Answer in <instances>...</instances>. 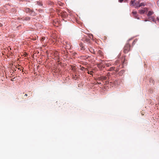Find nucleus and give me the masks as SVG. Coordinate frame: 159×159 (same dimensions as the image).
Segmentation results:
<instances>
[{
  "mask_svg": "<svg viewBox=\"0 0 159 159\" xmlns=\"http://www.w3.org/2000/svg\"><path fill=\"white\" fill-rule=\"evenodd\" d=\"M130 45L129 44H126L124 48V52L125 53H127L130 50Z\"/></svg>",
  "mask_w": 159,
  "mask_h": 159,
  "instance_id": "f257e3e1",
  "label": "nucleus"
},
{
  "mask_svg": "<svg viewBox=\"0 0 159 159\" xmlns=\"http://www.w3.org/2000/svg\"><path fill=\"white\" fill-rule=\"evenodd\" d=\"M148 11V9L147 8H145L143 9H141L139 11V13L141 14L144 13Z\"/></svg>",
  "mask_w": 159,
  "mask_h": 159,
  "instance_id": "f03ea898",
  "label": "nucleus"
},
{
  "mask_svg": "<svg viewBox=\"0 0 159 159\" xmlns=\"http://www.w3.org/2000/svg\"><path fill=\"white\" fill-rule=\"evenodd\" d=\"M61 15L62 17H66L67 16L66 12L65 11H61L60 12Z\"/></svg>",
  "mask_w": 159,
  "mask_h": 159,
  "instance_id": "7ed1b4c3",
  "label": "nucleus"
},
{
  "mask_svg": "<svg viewBox=\"0 0 159 159\" xmlns=\"http://www.w3.org/2000/svg\"><path fill=\"white\" fill-rule=\"evenodd\" d=\"M107 77L106 76H102L98 78L99 80H101L102 81L106 80Z\"/></svg>",
  "mask_w": 159,
  "mask_h": 159,
  "instance_id": "20e7f679",
  "label": "nucleus"
},
{
  "mask_svg": "<svg viewBox=\"0 0 159 159\" xmlns=\"http://www.w3.org/2000/svg\"><path fill=\"white\" fill-rule=\"evenodd\" d=\"M25 11L27 13H30L31 11V10L28 8H26L25 9Z\"/></svg>",
  "mask_w": 159,
  "mask_h": 159,
  "instance_id": "39448f33",
  "label": "nucleus"
},
{
  "mask_svg": "<svg viewBox=\"0 0 159 159\" xmlns=\"http://www.w3.org/2000/svg\"><path fill=\"white\" fill-rule=\"evenodd\" d=\"M132 13L134 15H135L134 16L135 18H137L138 19H139V18L138 17V16H136V14H137V12L136 11H132Z\"/></svg>",
  "mask_w": 159,
  "mask_h": 159,
  "instance_id": "423d86ee",
  "label": "nucleus"
},
{
  "mask_svg": "<svg viewBox=\"0 0 159 159\" xmlns=\"http://www.w3.org/2000/svg\"><path fill=\"white\" fill-rule=\"evenodd\" d=\"M131 5L134 6L135 4H136V3L135 0H132L131 1Z\"/></svg>",
  "mask_w": 159,
  "mask_h": 159,
  "instance_id": "0eeeda50",
  "label": "nucleus"
},
{
  "mask_svg": "<svg viewBox=\"0 0 159 159\" xmlns=\"http://www.w3.org/2000/svg\"><path fill=\"white\" fill-rule=\"evenodd\" d=\"M142 6H144V4L143 3H141L139 4L138 6H136V7H135V8L138 9L139 7H140Z\"/></svg>",
  "mask_w": 159,
  "mask_h": 159,
  "instance_id": "6e6552de",
  "label": "nucleus"
},
{
  "mask_svg": "<svg viewBox=\"0 0 159 159\" xmlns=\"http://www.w3.org/2000/svg\"><path fill=\"white\" fill-rule=\"evenodd\" d=\"M154 18L152 16H149V18H148V20H145L144 21H149V20H152L154 21Z\"/></svg>",
  "mask_w": 159,
  "mask_h": 159,
  "instance_id": "1a4fd4ad",
  "label": "nucleus"
},
{
  "mask_svg": "<svg viewBox=\"0 0 159 159\" xmlns=\"http://www.w3.org/2000/svg\"><path fill=\"white\" fill-rule=\"evenodd\" d=\"M153 14V11H148V13L147 14V16H151Z\"/></svg>",
  "mask_w": 159,
  "mask_h": 159,
  "instance_id": "9d476101",
  "label": "nucleus"
},
{
  "mask_svg": "<svg viewBox=\"0 0 159 159\" xmlns=\"http://www.w3.org/2000/svg\"><path fill=\"white\" fill-rule=\"evenodd\" d=\"M98 55H100L101 56H103L102 52L100 50H99L98 51Z\"/></svg>",
  "mask_w": 159,
  "mask_h": 159,
  "instance_id": "9b49d317",
  "label": "nucleus"
},
{
  "mask_svg": "<svg viewBox=\"0 0 159 159\" xmlns=\"http://www.w3.org/2000/svg\"><path fill=\"white\" fill-rule=\"evenodd\" d=\"M30 19V18L29 17H26L23 18V20L26 21L29 20Z\"/></svg>",
  "mask_w": 159,
  "mask_h": 159,
  "instance_id": "f8f14e48",
  "label": "nucleus"
},
{
  "mask_svg": "<svg viewBox=\"0 0 159 159\" xmlns=\"http://www.w3.org/2000/svg\"><path fill=\"white\" fill-rule=\"evenodd\" d=\"M36 2H37V4L38 5H39L40 6H42L43 5L42 3L41 2L37 1Z\"/></svg>",
  "mask_w": 159,
  "mask_h": 159,
  "instance_id": "ddd939ff",
  "label": "nucleus"
},
{
  "mask_svg": "<svg viewBox=\"0 0 159 159\" xmlns=\"http://www.w3.org/2000/svg\"><path fill=\"white\" fill-rule=\"evenodd\" d=\"M124 72H125V71L124 70H121L119 72V74L120 75H121L124 73Z\"/></svg>",
  "mask_w": 159,
  "mask_h": 159,
  "instance_id": "4468645a",
  "label": "nucleus"
},
{
  "mask_svg": "<svg viewBox=\"0 0 159 159\" xmlns=\"http://www.w3.org/2000/svg\"><path fill=\"white\" fill-rule=\"evenodd\" d=\"M113 70H115V67H111L108 70V71H111Z\"/></svg>",
  "mask_w": 159,
  "mask_h": 159,
  "instance_id": "2eb2a0df",
  "label": "nucleus"
},
{
  "mask_svg": "<svg viewBox=\"0 0 159 159\" xmlns=\"http://www.w3.org/2000/svg\"><path fill=\"white\" fill-rule=\"evenodd\" d=\"M150 83H152L153 84H155V81L152 79H150L149 81Z\"/></svg>",
  "mask_w": 159,
  "mask_h": 159,
  "instance_id": "dca6fc26",
  "label": "nucleus"
},
{
  "mask_svg": "<svg viewBox=\"0 0 159 159\" xmlns=\"http://www.w3.org/2000/svg\"><path fill=\"white\" fill-rule=\"evenodd\" d=\"M45 39V37H43L41 39V42L43 41Z\"/></svg>",
  "mask_w": 159,
  "mask_h": 159,
  "instance_id": "f3484780",
  "label": "nucleus"
},
{
  "mask_svg": "<svg viewBox=\"0 0 159 159\" xmlns=\"http://www.w3.org/2000/svg\"><path fill=\"white\" fill-rule=\"evenodd\" d=\"M119 67H117L116 68V69L115 70V71H116V72H117L119 71Z\"/></svg>",
  "mask_w": 159,
  "mask_h": 159,
  "instance_id": "a211bd4d",
  "label": "nucleus"
},
{
  "mask_svg": "<svg viewBox=\"0 0 159 159\" xmlns=\"http://www.w3.org/2000/svg\"><path fill=\"white\" fill-rule=\"evenodd\" d=\"M136 4H135V7H136V6H138V5L139 4V3L138 2H136Z\"/></svg>",
  "mask_w": 159,
  "mask_h": 159,
  "instance_id": "6ab92c4d",
  "label": "nucleus"
},
{
  "mask_svg": "<svg viewBox=\"0 0 159 159\" xmlns=\"http://www.w3.org/2000/svg\"><path fill=\"white\" fill-rule=\"evenodd\" d=\"M92 72H93V71H88V73L89 74H90V75H92V74L91 73Z\"/></svg>",
  "mask_w": 159,
  "mask_h": 159,
  "instance_id": "aec40b11",
  "label": "nucleus"
},
{
  "mask_svg": "<svg viewBox=\"0 0 159 159\" xmlns=\"http://www.w3.org/2000/svg\"><path fill=\"white\" fill-rule=\"evenodd\" d=\"M76 76H77L76 75H75V76H74L73 77V78H74V79L76 80L77 78V77H76Z\"/></svg>",
  "mask_w": 159,
  "mask_h": 159,
  "instance_id": "412c9836",
  "label": "nucleus"
},
{
  "mask_svg": "<svg viewBox=\"0 0 159 159\" xmlns=\"http://www.w3.org/2000/svg\"><path fill=\"white\" fill-rule=\"evenodd\" d=\"M80 47H81V49H83V45L82 43L80 44Z\"/></svg>",
  "mask_w": 159,
  "mask_h": 159,
  "instance_id": "4be33fe9",
  "label": "nucleus"
},
{
  "mask_svg": "<svg viewBox=\"0 0 159 159\" xmlns=\"http://www.w3.org/2000/svg\"><path fill=\"white\" fill-rule=\"evenodd\" d=\"M102 66V65H101V63H100V64H98L97 65V66L98 67H99L100 66Z\"/></svg>",
  "mask_w": 159,
  "mask_h": 159,
  "instance_id": "5701e85b",
  "label": "nucleus"
},
{
  "mask_svg": "<svg viewBox=\"0 0 159 159\" xmlns=\"http://www.w3.org/2000/svg\"><path fill=\"white\" fill-rule=\"evenodd\" d=\"M84 68L82 67H81V68H80V70H84Z\"/></svg>",
  "mask_w": 159,
  "mask_h": 159,
  "instance_id": "b1692460",
  "label": "nucleus"
},
{
  "mask_svg": "<svg viewBox=\"0 0 159 159\" xmlns=\"http://www.w3.org/2000/svg\"><path fill=\"white\" fill-rule=\"evenodd\" d=\"M157 5L159 7V0L157 2Z\"/></svg>",
  "mask_w": 159,
  "mask_h": 159,
  "instance_id": "393cba45",
  "label": "nucleus"
},
{
  "mask_svg": "<svg viewBox=\"0 0 159 159\" xmlns=\"http://www.w3.org/2000/svg\"><path fill=\"white\" fill-rule=\"evenodd\" d=\"M123 0H119V2H121L123 1Z\"/></svg>",
  "mask_w": 159,
  "mask_h": 159,
  "instance_id": "a878e982",
  "label": "nucleus"
},
{
  "mask_svg": "<svg viewBox=\"0 0 159 159\" xmlns=\"http://www.w3.org/2000/svg\"><path fill=\"white\" fill-rule=\"evenodd\" d=\"M157 21L159 22V18H157Z\"/></svg>",
  "mask_w": 159,
  "mask_h": 159,
  "instance_id": "bb28decb",
  "label": "nucleus"
},
{
  "mask_svg": "<svg viewBox=\"0 0 159 159\" xmlns=\"http://www.w3.org/2000/svg\"><path fill=\"white\" fill-rule=\"evenodd\" d=\"M110 75V73L108 72L107 74V75L108 76H109Z\"/></svg>",
  "mask_w": 159,
  "mask_h": 159,
  "instance_id": "cd10ccee",
  "label": "nucleus"
},
{
  "mask_svg": "<svg viewBox=\"0 0 159 159\" xmlns=\"http://www.w3.org/2000/svg\"><path fill=\"white\" fill-rule=\"evenodd\" d=\"M97 84H101V83H99L98 82H97Z\"/></svg>",
  "mask_w": 159,
  "mask_h": 159,
  "instance_id": "c85d7f7f",
  "label": "nucleus"
},
{
  "mask_svg": "<svg viewBox=\"0 0 159 159\" xmlns=\"http://www.w3.org/2000/svg\"><path fill=\"white\" fill-rule=\"evenodd\" d=\"M40 12H43V10H40V11H39Z\"/></svg>",
  "mask_w": 159,
  "mask_h": 159,
  "instance_id": "c756f323",
  "label": "nucleus"
},
{
  "mask_svg": "<svg viewBox=\"0 0 159 159\" xmlns=\"http://www.w3.org/2000/svg\"><path fill=\"white\" fill-rule=\"evenodd\" d=\"M2 24L0 23V27L2 26Z\"/></svg>",
  "mask_w": 159,
  "mask_h": 159,
  "instance_id": "7c9ffc66",
  "label": "nucleus"
},
{
  "mask_svg": "<svg viewBox=\"0 0 159 159\" xmlns=\"http://www.w3.org/2000/svg\"><path fill=\"white\" fill-rule=\"evenodd\" d=\"M107 65V66H110V65H109V64H107V65Z\"/></svg>",
  "mask_w": 159,
  "mask_h": 159,
  "instance_id": "2f4dec72",
  "label": "nucleus"
},
{
  "mask_svg": "<svg viewBox=\"0 0 159 159\" xmlns=\"http://www.w3.org/2000/svg\"><path fill=\"white\" fill-rule=\"evenodd\" d=\"M25 96L27 97V94H25Z\"/></svg>",
  "mask_w": 159,
  "mask_h": 159,
  "instance_id": "473e14b6",
  "label": "nucleus"
},
{
  "mask_svg": "<svg viewBox=\"0 0 159 159\" xmlns=\"http://www.w3.org/2000/svg\"><path fill=\"white\" fill-rule=\"evenodd\" d=\"M105 82L106 83V84H107L108 83V82L107 81H106Z\"/></svg>",
  "mask_w": 159,
  "mask_h": 159,
  "instance_id": "72a5a7b5",
  "label": "nucleus"
},
{
  "mask_svg": "<svg viewBox=\"0 0 159 159\" xmlns=\"http://www.w3.org/2000/svg\"><path fill=\"white\" fill-rule=\"evenodd\" d=\"M93 53H94V54H96V53H95L94 52Z\"/></svg>",
  "mask_w": 159,
  "mask_h": 159,
  "instance_id": "f704fd0d",
  "label": "nucleus"
},
{
  "mask_svg": "<svg viewBox=\"0 0 159 159\" xmlns=\"http://www.w3.org/2000/svg\"><path fill=\"white\" fill-rule=\"evenodd\" d=\"M86 40H87V41L89 40V39H87Z\"/></svg>",
  "mask_w": 159,
  "mask_h": 159,
  "instance_id": "c9c22d12",
  "label": "nucleus"
},
{
  "mask_svg": "<svg viewBox=\"0 0 159 159\" xmlns=\"http://www.w3.org/2000/svg\"><path fill=\"white\" fill-rule=\"evenodd\" d=\"M115 85H116V84H116V83H115Z\"/></svg>",
  "mask_w": 159,
  "mask_h": 159,
  "instance_id": "e433bc0d",
  "label": "nucleus"
},
{
  "mask_svg": "<svg viewBox=\"0 0 159 159\" xmlns=\"http://www.w3.org/2000/svg\"><path fill=\"white\" fill-rule=\"evenodd\" d=\"M18 69H19V70H20V68H18Z\"/></svg>",
  "mask_w": 159,
  "mask_h": 159,
  "instance_id": "4c0bfd02",
  "label": "nucleus"
}]
</instances>
